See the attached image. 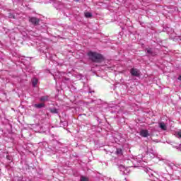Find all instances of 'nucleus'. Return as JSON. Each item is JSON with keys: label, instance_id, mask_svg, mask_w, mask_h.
<instances>
[{"label": "nucleus", "instance_id": "f257e3e1", "mask_svg": "<svg viewBox=\"0 0 181 181\" xmlns=\"http://www.w3.org/2000/svg\"><path fill=\"white\" fill-rule=\"evenodd\" d=\"M89 60H91L93 63H101L104 62V57L101 54L90 51L88 52Z\"/></svg>", "mask_w": 181, "mask_h": 181}, {"label": "nucleus", "instance_id": "f03ea898", "mask_svg": "<svg viewBox=\"0 0 181 181\" xmlns=\"http://www.w3.org/2000/svg\"><path fill=\"white\" fill-rule=\"evenodd\" d=\"M29 22L33 25V26H39L40 23V19L37 17H29Z\"/></svg>", "mask_w": 181, "mask_h": 181}, {"label": "nucleus", "instance_id": "7ed1b4c3", "mask_svg": "<svg viewBox=\"0 0 181 181\" xmlns=\"http://www.w3.org/2000/svg\"><path fill=\"white\" fill-rule=\"evenodd\" d=\"M130 74L132 77H140L141 76V71L136 68H132L130 69Z\"/></svg>", "mask_w": 181, "mask_h": 181}, {"label": "nucleus", "instance_id": "20e7f679", "mask_svg": "<svg viewBox=\"0 0 181 181\" xmlns=\"http://www.w3.org/2000/svg\"><path fill=\"white\" fill-rule=\"evenodd\" d=\"M146 54H148V56H153L155 57L156 54H158V52H156V49L155 48H146Z\"/></svg>", "mask_w": 181, "mask_h": 181}, {"label": "nucleus", "instance_id": "39448f33", "mask_svg": "<svg viewBox=\"0 0 181 181\" xmlns=\"http://www.w3.org/2000/svg\"><path fill=\"white\" fill-rule=\"evenodd\" d=\"M140 135L143 138H148V136H149V131L146 129H141L140 131Z\"/></svg>", "mask_w": 181, "mask_h": 181}, {"label": "nucleus", "instance_id": "423d86ee", "mask_svg": "<svg viewBox=\"0 0 181 181\" xmlns=\"http://www.w3.org/2000/svg\"><path fill=\"white\" fill-rule=\"evenodd\" d=\"M158 125L159 128H160V129H162L163 131H166V129H168V127H166V124L163 122H160Z\"/></svg>", "mask_w": 181, "mask_h": 181}, {"label": "nucleus", "instance_id": "0eeeda50", "mask_svg": "<svg viewBox=\"0 0 181 181\" xmlns=\"http://www.w3.org/2000/svg\"><path fill=\"white\" fill-rule=\"evenodd\" d=\"M34 107H35V108L40 109V108L45 107V103H38V104H35Z\"/></svg>", "mask_w": 181, "mask_h": 181}, {"label": "nucleus", "instance_id": "6e6552de", "mask_svg": "<svg viewBox=\"0 0 181 181\" xmlns=\"http://www.w3.org/2000/svg\"><path fill=\"white\" fill-rule=\"evenodd\" d=\"M40 101H49V95H45L40 98Z\"/></svg>", "mask_w": 181, "mask_h": 181}, {"label": "nucleus", "instance_id": "1a4fd4ad", "mask_svg": "<svg viewBox=\"0 0 181 181\" xmlns=\"http://www.w3.org/2000/svg\"><path fill=\"white\" fill-rule=\"evenodd\" d=\"M49 111L52 112V114H59V110L55 107L50 108Z\"/></svg>", "mask_w": 181, "mask_h": 181}, {"label": "nucleus", "instance_id": "9d476101", "mask_svg": "<svg viewBox=\"0 0 181 181\" xmlns=\"http://www.w3.org/2000/svg\"><path fill=\"white\" fill-rule=\"evenodd\" d=\"M116 154H117L118 156H122L123 155L122 148H117Z\"/></svg>", "mask_w": 181, "mask_h": 181}, {"label": "nucleus", "instance_id": "9b49d317", "mask_svg": "<svg viewBox=\"0 0 181 181\" xmlns=\"http://www.w3.org/2000/svg\"><path fill=\"white\" fill-rule=\"evenodd\" d=\"M32 84H33V87H36V85L37 84V78H33L32 79Z\"/></svg>", "mask_w": 181, "mask_h": 181}, {"label": "nucleus", "instance_id": "f8f14e48", "mask_svg": "<svg viewBox=\"0 0 181 181\" xmlns=\"http://www.w3.org/2000/svg\"><path fill=\"white\" fill-rule=\"evenodd\" d=\"M85 18H93V13L90 12H86L84 13Z\"/></svg>", "mask_w": 181, "mask_h": 181}, {"label": "nucleus", "instance_id": "ddd939ff", "mask_svg": "<svg viewBox=\"0 0 181 181\" xmlns=\"http://www.w3.org/2000/svg\"><path fill=\"white\" fill-rule=\"evenodd\" d=\"M80 181H89V180L88 177L82 175L81 176Z\"/></svg>", "mask_w": 181, "mask_h": 181}, {"label": "nucleus", "instance_id": "4468645a", "mask_svg": "<svg viewBox=\"0 0 181 181\" xmlns=\"http://www.w3.org/2000/svg\"><path fill=\"white\" fill-rule=\"evenodd\" d=\"M6 159H7L8 160H12V156H6Z\"/></svg>", "mask_w": 181, "mask_h": 181}, {"label": "nucleus", "instance_id": "2eb2a0df", "mask_svg": "<svg viewBox=\"0 0 181 181\" xmlns=\"http://www.w3.org/2000/svg\"><path fill=\"white\" fill-rule=\"evenodd\" d=\"M177 135L178 138H181V131L178 132L177 133Z\"/></svg>", "mask_w": 181, "mask_h": 181}, {"label": "nucleus", "instance_id": "dca6fc26", "mask_svg": "<svg viewBox=\"0 0 181 181\" xmlns=\"http://www.w3.org/2000/svg\"><path fill=\"white\" fill-rule=\"evenodd\" d=\"M64 80L65 81H69L70 80V78H66V77H64Z\"/></svg>", "mask_w": 181, "mask_h": 181}, {"label": "nucleus", "instance_id": "f3484780", "mask_svg": "<svg viewBox=\"0 0 181 181\" xmlns=\"http://www.w3.org/2000/svg\"><path fill=\"white\" fill-rule=\"evenodd\" d=\"M175 148H176V149H179V148H181V144H180L179 146H175Z\"/></svg>", "mask_w": 181, "mask_h": 181}, {"label": "nucleus", "instance_id": "a211bd4d", "mask_svg": "<svg viewBox=\"0 0 181 181\" xmlns=\"http://www.w3.org/2000/svg\"><path fill=\"white\" fill-rule=\"evenodd\" d=\"M25 59H26V57H21L20 58V60H25Z\"/></svg>", "mask_w": 181, "mask_h": 181}, {"label": "nucleus", "instance_id": "6ab92c4d", "mask_svg": "<svg viewBox=\"0 0 181 181\" xmlns=\"http://www.w3.org/2000/svg\"><path fill=\"white\" fill-rule=\"evenodd\" d=\"M89 93L91 94L92 93H95L94 90H91V89H89Z\"/></svg>", "mask_w": 181, "mask_h": 181}, {"label": "nucleus", "instance_id": "aec40b11", "mask_svg": "<svg viewBox=\"0 0 181 181\" xmlns=\"http://www.w3.org/2000/svg\"><path fill=\"white\" fill-rule=\"evenodd\" d=\"M178 80H180V81L181 80V75L179 76Z\"/></svg>", "mask_w": 181, "mask_h": 181}, {"label": "nucleus", "instance_id": "412c9836", "mask_svg": "<svg viewBox=\"0 0 181 181\" xmlns=\"http://www.w3.org/2000/svg\"><path fill=\"white\" fill-rule=\"evenodd\" d=\"M75 2H80V0H74Z\"/></svg>", "mask_w": 181, "mask_h": 181}]
</instances>
